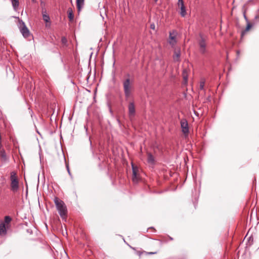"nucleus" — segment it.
I'll return each instance as SVG.
<instances>
[{
    "instance_id": "1",
    "label": "nucleus",
    "mask_w": 259,
    "mask_h": 259,
    "mask_svg": "<svg viewBox=\"0 0 259 259\" xmlns=\"http://www.w3.org/2000/svg\"><path fill=\"white\" fill-rule=\"evenodd\" d=\"M127 76L128 78L123 81V91L126 100L131 97L134 90L133 81L130 78L129 74Z\"/></svg>"
},
{
    "instance_id": "2",
    "label": "nucleus",
    "mask_w": 259,
    "mask_h": 259,
    "mask_svg": "<svg viewBox=\"0 0 259 259\" xmlns=\"http://www.w3.org/2000/svg\"><path fill=\"white\" fill-rule=\"evenodd\" d=\"M54 202L60 217L62 219H65L67 212V209L65 204L62 200H60L58 197H55L54 198Z\"/></svg>"
},
{
    "instance_id": "3",
    "label": "nucleus",
    "mask_w": 259,
    "mask_h": 259,
    "mask_svg": "<svg viewBox=\"0 0 259 259\" xmlns=\"http://www.w3.org/2000/svg\"><path fill=\"white\" fill-rule=\"evenodd\" d=\"M198 44L200 53L203 55L206 53L207 52L206 49V38L202 34H200L199 38L198 39Z\"/></svg>"
},
{
    "instance_id": "4",
    "label": "nucleus",
    "mask_w": 259,
    "mask_h": 259,
    "mask_svg": "<svg viewBox=\"0 0 259 259\" xmlns=\"http://www.w3.org/2000/svg\"><path fill=\"white\" fill-rule=\"evenodd\" d=\"M19 28L21 33L25 38H27L30 35L28 29L23 22L22 21V23L20 24Z\"/></svg>"
},
{
    "instance_id": "5",
    "label": "nucleus",
    "mask_w": 259,
    "mask_h": 259,
    "mask_svg": "<svg viewBox=\"0 0 259 259\" xmlns=\"http://www.w3.org/2000/svg\"><path fill=\"white\" fill-rule=\"evenodd\" d=\"M132 171H133V181L135 183H137L138 181V171L139 169L138 167L136 166H135L134 164H132Z\"/></svg>"
},
{
    "instance_id": "6",
    "label": "nucleus",
    "mask_w": 259,
    "mask_h": 259,
    "mask_svg": "<svg viewBox=\"0 0 259 259\" xmlns=\"http://www.w3.org/2000/svg\"><path fill=\"white\" fill-rule=\"evenodd\" d=\"M181 126L184 134H186L189 133L188 122L186 119H183L181 121Z\"/></svg>"
},
{
    "instance_id": "7",
    "label": "nucleus",
    "mask_w": 259,
    "mask_h": 259,
    "mask_svg": "<svg viewBox=\"0 0 259 259\" xmlns=\"http://www.w3.org/2000/svg\"><path fill=\"white\" fill-rule=\"evenodd\" d=\"M10 186H11V190L13 192H17L18 190L19 187L18 180L16 181H13L12 182H11Z\"/></svg>"
},
{
    "instance_id": "8",
    "label": "nucleus",
    "mask_w": 259,
    "mask_h": 259,
    "mask_svg": "<svg viewBox=\"0 0 259 259\" xmlns=\"http://www.w3.org/2000/svg\"><path fill=\"white\" fill-rule=\"evenodd\" d=\"M128 113L130 117L133 116L135 113V105L133 102L130 103L128 106Z\"/></svg>"
},
{
    "instance_id": "9",
    "label": "nucleus",
    "mask_w": 259,
    "mask_h": 259,
    "mask_svg": "<svg viewBox=\"0 0 259 259\" xmlns=\"http://www.w3.org/2000/svg\"><path fill=\"white\" fill-rule=\"evenodd\" d=\"M181 56V50L180 48L176 49L175 50L173 59L175 61H179Z\"/></svg>"
},
{
    "instance_id": "10",
    "label": "nucleus",
    "mask_w": 259,
    "mask_h": 259,
    "mask_svg": "<svg viewBox=\"0 0 259 259\" xmlns=\"http://www.w3.org/2000/svg\"><path fill=\"white\" fill-rule=\"evenodd\" d=\"M175 32H170L169 33V43L170 45L172 46H174L176 44V40L175 38V35H172L173 34H175Z\"/></svg>"
},
{
    "instance_id": "11",
    "label": "nucleus",
    "mask_w": 259,
    "mask_h": 259,
    "mask_svg": "<svg viewBox=\"0 0 259 259\" xmlns=\"http://www.w3.org/2000/svg\"><path fill=\"white\" fill-rule=\"evenodd\" d=\"M84 0H76V6L78 12L81 11L84 5Z\"/></svg>"
},
{
    "instance_id": "12",
    "label": "nucleus",
    "mask_w": 259,
    "mask_h": 259,
    "mask_svg": "<svg viewBox=\"0 0 259 259\" xmlns=\"http://www.w3.org/2000/svg\"><path fill=\"white\" fill-rule=\"evenodd\" d=\"M147 162L148 163L150 164H154L155 163V159L153 155L150 153H148L147 154Z\"/></svg>"
},
{
    "instance_id": "13",
    "label": "nucleus",
    "mask_w": 259,
    "mask_h": 259,
    "mask_svg": "<svg viewBox=\"0 0 259 259\" xmlns=\"http://www.w3.org/2000/svg\"><path fill=\"white\" fill-rule=\"evenodd\" d=\"M11 2L14 10L17 11L19 5V0H12Z\"/></svg>"
},
{
    "instance_id": "14",
    "label": "nucleus",
    "mask_w": 259,
    "mask_h": 259,
    "mask_svg": "<svg viewBox=\"0 0 259 259\" xmlns=\"http://www.w3.org/2000/svg\"><path fill=\"white\" fill-rule=\"evenodd\" d=\"M0 156L4 161H7L8 160V158L6 155V153L4 149L1 150L0 151Z\"/></svg>"
},
{
    "instance_id": "15",
    "label": "nucleus",
    "mask_w": 259,
    "mask_h": 259,
    "mask_svg": "<svg viewBox=\"0 0 259 259\" xmlns=\"http://www.w3.org/2000/svg\"><path fill=\"white\" fill-rule=\"evenodd\" d=\"M10 180H11V182H12L13 181H16L18 180L17 176V173L15 171H13L11 172Z\"/></svg>"
},
{
    "instance_id": "16",
    "label": "nucleus",
    "mask_w": 259,
    "mask_h": 259,
    "mask_svg": "<svg viewBox=\"0 0 259 259\" xmlns=\"http://www.w3.org/2000/svg\"><path fill=\"white\" fill-rule=\"evenodd\" d=\"M6 232L5 225L4 223L0 224V234L1 235H5Z\"/></svg>"
},
{
    "instance_id": "17",
    "label": "nucleus",
    "mask_w": 259,
    "mask_h": 259,
    "mask_svg": "<svg viewBox=\"0 0 259 259\" xmlns=\"http://www.w3.org/2000/svg\"><path fill=\"white\" fill-rule=\"evenodd\" d=\"M68 14V18L70 21H73L74 18V15L73 13V11L71 8H69L67 11Z\"/></svg>"
},
{
    "instance_id": "18",
    "label": "nucleus",
    "mask_w": 259,
    "mask_h": 259,
    "mask_svg": "<svg viewBox=\"0 0 259 259\" xmlns=\"http://www.w3.org/2000/svg\"><path fill=\"white\" fill-rule=\"evenodd\" d=\"M42 18L43 20L47 23L50 22V18L49 16L46 13H42Z\"/></svg>"
},
{
    "instance_id": "19",
    "label": "nucleus",
    "mask_w": 259,
    "mask_h": 259,
    "mask_svg": "<svg viewBox=\"0 0 259 259\" xmlns=\"http://www.w3.org/2000/svg\"><path fill=\"white\" fill-rule=\"evenodd\" d=\"M181 12L180 14L182 17H185L186 14V11L185 6H182L180 7Z\"/></svg>"
},
{
    "instance_id": "20",
    "label": "nucleus",
    "mask_w": 259,
    "mask_h": 259,
    "mask_svg": "<svg viewBox=\"0 0 259 259\" xmlns=\"http://www.w3.org/2000/svg\"><path fill=\"white\" fill-rule=\"evenodd\" d=\"M251 26L252 25H251V24L249 22H248V23H247V26L245 30L242 32V35H243L246 31L249 30V29L251 27Z\"/></svg>"
},
{
    "instance_id": "21",
    "label": "nucleus",
    "mask_w": 259,
    "mask_h": 259,
    "mask_svg": "<svg viewBox=\"0 0 259 259\" xmlns=\"http://www.w3.org/2000/svg\"><path fill=\"white\" fill-rule=\"evenodd\" d=\"M12 221V219L9 216H6L5 217V223H6V224H9L11 222V221Z\"/></svg>"
},
{
    "instance_id": "22",
    "label": "nucleus",
    "mask_w": 259,
    "mask_h": 259,
    "mask_svg": "<svg viewBox=\"0 0 259 259\" xmlns=\"http://www.w3.org/2000/svg\"><path fill=\"white\" fill-rule=\"evenodd\" d=\"M61 42L62 44L65 46H66L67 44V39L65 37H62L61 38Z\"/></svg>"
},
{
    "instance_id": "23",
    "label": "nucleus",
    "mask_w": 259,
    "mask_h": 259,
    "mask_svg": "<svg viewBox=\"0 0 259 259\" xmlns=\"http://www.w3.org/2000/svg\"><path fill=\"white\" fill-rule=\"evenodd\" d=\"M204 84H205L204 81H201L200 82V89L201 90H203L204 89Z\"/></svg>"
},
{
    "instance_id": "24",
    "label": "nucleus",
    "mask_w": 259,
    "mask_h": 259,
    "mask_svg": "<svg viewBox=\"0 0 259 259\" xmlns=\"http://www.w3.org/2000/svg\"><path fill=\"white\" fill-rule=\"evenodd\" d=\"M178 6L181 7L182 6H184V2L183 0H178Z\"/></svg>"
},
{
    "instance_id": "25",
    "label": "nucleus",
    "mask_w": 259,
    "mask_h": 259,
    "mask_svg": "<svg viewBox=\"0 0 259 259\" xmlns=\"http://www.w3.org/2000/svg\"><path fill=\"white\" fill-rule=\"evenodd\" d=\"M150 28L153 29V30L155 29V24L154 23L151 24V25H150Z\"/></svg>"
},
{
    "instance_id": "26",
    "label": "nucleus",
    "mask_w": 259,
    "mask_h": 259,
    "mask_svg": "<svg viewBox=\"0 0 259 259\" xmlns=\"http://www.w3.org/2000/svg\"><path fill=\"white\" fill-rule=\"evenodd\" d=\"M248 241H249V242H250V241L252 242V241H253V239L252 238V237H249V238H248Z\"/></svg>"
},
{
    "instance_id": "27",
    "label": "nucleus",
    "mask_w": 259,
    "mask_h": 259,
    "mask_svg": "<svg viewBox=\"0 0 259 259\" xmlns=\"http://www.w3.org/2000/svg\"><path fill=\"white\" fill-rule=\"evenodd\" d=\"M244 18L245 19V20H246V21H247V23H248V22H249V21H248V19H247V17H246V16H245V15H244Z\"/></svg>"
},
{
    "instance_id": "28",
    "label": "nucleus",
    "mask_w": 259,
    "mask_h": 259,
    "mask_svg": "<svg viewBox=\"0 0 259 259\" xmlns=\"http://www.w3.org/2000/svg\"><path fill=\"white\" fill-rule=\"evenodd\" d=\"M66 167H67V171H69L70 170H69L68 165H66Z\"/></svg>"
},
{
    "instance_id": "29",
    "label": "nucleus",
    "mask_w": 259,
    "mask_h": 259,
    "mask_svg": "<svg viewBox=\"0 0 259 259\" xmlns=\"http://www.w3.org/2000/svg\"><path fill=\"white\" fill-rule=\"evenodd\" d=\"M184 79H185V80H187V76H184Z\"/></svg>"
},
{
    "instance_id": "30",
    "label": "nucleus",
    "mask_w": 259,
    "mask_h": 259,
    "mask_svg": "<svg viewBox=\"0 0 259 259\" xmlns=\"http://www.w3.org/2000/svg\"><path fill=\"white\" fill-rule=\"evenodd\" d=\"M33 3H35L36 0H31Z\"/></svg>"
},
{
    "instance_id": "31",
    "label": "nucleus",
    "mask_w": 259,
    "mask_h": 259,
    "mask_svg": "<svg viewBox=\"0 0 259 259\" xmlns=\"http://www.w3.org/2000/svg\"><path fill=\"white\" fill-rule=\"evenodd\" d=\"M68 174H69L70 175H71V173H70V170H69V171H68Z\"/></svg>"
},
{
    "instance_id": "32",
    "label": "nucleus",
    "mask_w": 259,
    "mask_h": 259,
    "mask_svg": "<svg viewBox=\"0 0 259 259\" xmlns=\"http://www.w3.org/2000/svg\"><path fill=\"white\" fill-rule=\"evenodd\" d=\"M150 254H153L154 253L153 252H150Z\"/></svg>"
},
{
    "instance_id": "33",
    "label": "nucleus",
    "mask_w": 259,
    "mask_h": 259,
    "mask_svg": "<svg viewBox=\"0 0 259 259\" xmlns=\"http://www.w3.org/2000/svg\"><path fill=\"white\" fill-rule=\"evenodd\" d=\"M158 0H155V2H157Z\"/></svg>"
}]
</instances>
